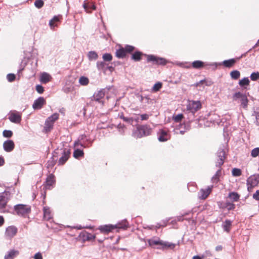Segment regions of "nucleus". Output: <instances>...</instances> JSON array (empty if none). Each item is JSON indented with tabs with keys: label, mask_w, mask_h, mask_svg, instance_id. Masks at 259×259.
<instances>
[{
	"label": "nucleus",
	"mask_w": 259,
	"mask_h": 259,
	"mask_svg": "<svg viewBox=\"0 0 259 259\" xmlns=\"http://www.w3.org/2000/svg\"><path fill=\"white\" fill-rule=\"evenodd\" d=\"M232 100L240 103V106L243 108L247 109L248 100L246 94L240 92H236L232 96Z\"/></svg>",
	"instance_id": "1"
},
{
	"label": "nucleus",
	"mask_w": 259,
	"mask_h": 259,
	"mask_svg": "<svg viewBox=\"0 0 259 259\" xmlns=\"http://www.w3.org/2000/svg\"><path fill=\"white\" fill-rule=\"evenodd\" d=\"M151 132L152 128L149 125H139L137 127L136 131L133 133V135L135 137L138 138L148 136L151 134Z\"/></svg>",
	"instance_id": "2"
},
{
	"label": "nucleus",
	"mask_w": 259,
	"mask_h": 259,
	"mask_svg": "<svg viewBox=\"0 0 259 259\" xmlns=\"http://www.w3.org/2000/svg\"><path fill=\"white\" fill-rule=\"evenodd\" d=\"M14 210L18 215L25 216L30 212L31 206L28 205L17 204L14 206Z\"/></svg>",
	"instance_id": "3"
},
{
	"label": "nucleus",
	"mask_w": 259,
	"mask_h": 259,
	"mask_svg": "<svg viewBox=\"0 0 259 259\" xmlns=\"http://www.w3.org/2000/svg\"><path fill=\"white\" fill-rule=\"evenodd\" d=\"M10 193L7 191L0 193V210H2L1 212H6L4 209L10 199Z\"/></svg>",
	"instance_id": "4"
},
{
	"label": "nucleus",
	"mask_w": 259,
	"mask_h": 259,
	"mask_svg": "<svg viewBox=\"0 0 259 259\" xmlns=\"http://www.w3.org/2000/svg\"><path fill=\"white\" fill-rule=\"evenodd\" d=\"M147 60L148 62H151L154 65H164L167 63L165 59L152 55H147Z\"/></svg>",
	"instance_id": "5"
},
{
	"label": "nucleus",
	"mask_w": 259,
	"mask_h": 259,
	"mask_svg": "<svg viewBox=\"0 0 259 259\" xmlns=\"http://www.w3.org/2000/svg\"><path fill=\"white\" fill-rule=\"evenodd\" d=\"M259 183V176L256 175L251 176L247 180V186L248 191L256 186Z\"/></svg>",
	"instance_id": "6"
},
{
	"label": "nucleus",
	"mask_w": 259,
	"mask_h": 259,
	"mask_svg": "<svg viewBox=\"0 0 259 259\" xmlns=\"http://www.w3.org/2000/svg\"><path fill=\"white\" fill-rule=\"evenodd\" d=\"M201 108V104L199 101H190L187 106V110L192 113H195Z\"/></svg>",
	"instance_id": "7"
},
{
	"label": "nucleus",
	"mask_w": 259,
	"mask_h": 259,
	"mask_svg": "<svg viewBox=\"0 0 259 259\" xmlns=\"http://www.w3.org/2000/svg\"><path fill=\"white\" fill-rule=\"evenodd\" d=\"M97 67L99 70H101L105 73L107 70L110 71L111 72L114 70L112 66H109L108 64L104 61H98L97 62Z\"/></svg>",
	"instance_id": "8"
},
{
	"label": "nucleus",
	"mask_w": 259,
	"mask_h": 259,
	"mask_svg": "<svg viewBox=\"0 0 259 259\" xmlns=\"http://www.w3.org/2000/svg\"><path fill=\"white\" fill-rule=\"evenodd\" d=\"M217 160L215 162L217 167H220L224 163L225 152L224 149H220L217 152Z\"/></svg>",
	"instance_id": "9"
},
{
	"label": "nucleus",
	"mask_w": 259,
	"mask_h": 259,
	"mask_svg": "<svg viewBox=\"0 0 259 259\" xmlns=\"http://www.w3.org/2000/svg\"><path fill=\"white\" fill-rule=\"evenodd\" d=\"M9 119L13 123H19L21 120V115L16 111H11L9 114Z\"/></svg>",
	"instance_id": "10"
},
{
	"label": "nucleus",
	"mask_w": 259,
	"mask_h": 259,
	"mask_svg": "<svg viewBox=\"0 0 259 259\" xmlns=\"http://www.w3.org/2000/svg\"><path fill=\"white\" fill-rule=\"evenodd\" d=\"M158 139L160 142H165L170 139V135L164 129L159 130L157 133Z\"/></svg>",
	"instance_id": "11"
},
{
	"label": "nucleus",
	"mask_w": 259,
	"mask_h": 259,
	"mask_svg": "<svg viewBox=\"0 0 259 259\" xmlns=\"http://www.w3.org/2000/svg\"><path fill=\"white\" fill-rule=\"evenodd\" d=\"M70 151L67 149H63L61 152L62 156L59 159V164L63 165L68 159L70 155Z\"/></svg>",
	"instance_id": "12"
},
{
	"label": "nucleus",
	"mask_w": 259,
	"mask_h": 259,
	"mask_svg": "<svg viewBox=\"0 0 259 259\" xmlns=\"http://www.w3.org/2000/svg\"><path fill=\"white\" fill-rule=\"evenodd\" d=\"M212 186L208 187L207 188L204 189H201L198 193V198L200 199H205L211 192Z\"/></svg>",
	"instance_id": "13"
},
{
	"label": "nucleus",
	"mask_w": 259,
	"mask_h": 259,
	"mask_svg": "<svg viewBox=\"0 0 259 259\" xmlns=\"http://www.w3.org/2000/svg\"><path fill=\"white\" fill-rule=\"evenodd\" d=\"M149 244L150 246L160 245L162 246V248L164 247H171V246H174L173 244H168L167 243H164L162 241L158 239H150L148 241Z\"/></svg>",
	"instance_id": "14"
},
{
	"label": "nucleus",
	"mask_w": 259,
	"mask_h": 259,
	"mask_svg": "<svg viewBox=\"0 0 259 259\" xmlns=\"http://www.w3.org/2000/svg\"><path fill=\"white\" fill-rule=\"evenodd\" d=\"M3 147L6 152H10L14 149L15 144L12 140H8L4 143Z\"/></svg>",
	"instance_id": "15"
},
{
	"label": "nucleus",
	"mask_w": 259,
	"mask_h": 259,
	"mask_svg": "<svg viewBox=\"0 0 259 259\" xmlns=\"http://www.w3.org/2000/svg\"><path fill=\"white\" fill-rule=\"evenodd\" d=\"M45 103V99L43 97H39L34 101L32 107L34 110L40 109L42 107Z\"/></svg>",
	"instance_id": "16"
},
{
	"label": "nucleus",
	"mask_w": 259,
	"mask_h": 259,
	"mask_svg": "<svg viewBox=\"0 0 259 259\" xmlns=\"http://www.w3.org/2000/svg\"><path fill=\"white\" fill-rule=\"evenodd\" d=\"M17 232V228L15 226L8 227L6 231V235L11 238L16 235Z\"/></svg>",
	"instance_id": "17"
},
{
	"label": "nucleus",
	"mask_w": 259,
	"mask_h": 259,
	"mask_svg": "<svg viewBox=\"0 0 259 259\" xmlns=\"http://www.w3.org/2000/svg\"><path fill=\"white\" fill-rule=\"evenodd\" d=\"M19 254V251L17 250L12 249L10 250L5 255V259H14Z\"/></svg>",
	"instance_id": "18"
},
{
	"label": "nucleus",
	"mask_w": 259,
	"mask_h": 259,
	"mask_svg": "<svg viewBox=\"0 0 259 259\" xmlns=\"http://www.w3.org/2000/svg\"><path fill=\"white\" fill-rule=\"evenodd\" d=\"M105 96V92L104 90H100L97 93H95L93 97L92 100H94L100 102V100L103 98Z\"/></svg>",
	"instance_id": "19"
},
{
	"label": "nucleus",
	"mask_w": 259,
	"mask_h": 259,
	"mask_svg": "<svg viewBox=\"0 0 259 259\" xmlns=\"http://www.w3.org/2000/svg\"><path fill=\"white\" fill-rule=\"evenodd\" d=\"M46 188L51 189V187L53 186L55 183V177L52 174L49 175L46 180Z\"/></svg>",
	"instance_id": "20"
},
{
	"label": "nucleus",
	"mask_w": 259,
	"mask_h": 259,
	"mask_svg": "<svg viewBox=\"0 0 259 259\" xmlns=\"http://www.w3.org/2000/svg\"><path fill=\"white\" fill-rule=\"evenodd\" d=\"M240 195L235 192H231L228 194L227 198L230 199L231 202H237L240 199Z\"/></svg>",
	"instance_id": "21"
},
{
	"label": "nucleus",
	"mask_w": 259,
	"mask_h": 259,
	"mask_svg": "<svg viewBox=\"0 0 259 259\" xmlns=\"http://www.w3.org/2000/svg\"><path fill=\"white\" fill-rule=\"evenodd\" d=\"M51 79V76L49 73L46 72L41 73L40 76V81L42 83H47L49 82Z\"/></svg>",
	"instance_id": "22"
},
{
	"label": "nucleus",
	"mask_w": 259,
	"mask_h": 259,
	"mask_svg": "<svg viewBox=\"0 0 259 259\" xmlns=\"http://www.w3.org/2000/svg\"><path fill=\"white\" fill-rule=\"evenodd\" d=\"M44 218L46 220L49 221L52 218L51 211L49 207L46 206L44 207Z\"/></svg>",
	"instance_id": "23"
},
{
	"label": "nucleus",
	"mask_w": 259,
	"mask_h": 259,
	"mask_svg": "<svg viewBox=\"0 0 259 259\" xmlns=\"http://www.w3.org/2000/svg\"><path fill=\"white\" fill-rule=\"evenodd\" d=\"M237 60H238V58H233L229 60H225L223 62V64L226 67L230 68L235 64Z\"/></svg>",
	"instance_id": "24"
},
{
	"label": "nucleus",
	"mask_w": 259,
	"mask_h": 259,
	"mask_svg": "<svg viewBox=\"0 0 259 259\" xmlns=\"http://www.w3.org/2000/svg\"><path fill=\"white\" fill-rule=\"evenodd\" d=\"M115 226L113 225H105L100 226L99 228V230L104 233H109L111 232L114 229H115Z\"/></svg>",
	"instance_id": "25"
},
{
	"label": "nucleus",
	"mask_w": 259,
	"mask_h": 259,
	"mask_svg": "<svg viewBox=\"0 0 259 259\" xmlns=\"http://www.w3.org/2000/svg\"><path fill=\"white\" fill-rule=\"evenodd\" d=\"M232 222L229 220H226L222 224V227L224 230L227 232H229L232 226Z\"/></svg>",
	"instance_id": "26"
},
{
	"label": "nucleus",
	"mask_w": 259,
	"mask_h": 259,
	"mask_svg": "<svg viewBox=\"0 0 259 259\" xmlns=\"http://www.w3.org/2000/svg\"><path fill=\"white\" fill-rule=\"evenodd\" d=\"M86 136L85 135H82L80 136L78 139V140L75 142L74 146L77 147L80 145L81 147H85V146L84 145L85 144L84 140Z\"/></svg>",
	"instance_id": "27"
},
{
	"label": "nucleus",
	"mask_w": 259,
	"mask_h": 259,
	"mask_svg": "<svg viewBox=\"0 0 259 259\" xmlns=\"http://www.w3.org/2000/svg\"><path fill=\"white\" fill-rule=\"evenodd\" d=\"M60 16H54L49 22V25L51 29H54L55 27L57 26L56 23L60 21Z\"/></svg>",
	"instance_id": "28"
},
{
	"label": "nucleus",
	"mask_w": 259,
	"mask_h": 259,
	"mask_svg": "<svg viewBox=\"0 0 259 259\" xmlns=\"http://www.w3.org/2000/svg\"><path fill=\"white\" fill-rule=\"evenodd\" d=\"M125 50L123 48H121L116 52V56L118 58H123L126 56Z\"/></svg>",
	"instance_id": "29"
},
{
	"label": "nucleus",
	"mask_w": 259,
	"mask_h": 259,
	"mask_svg": "<svg viewBox=\"0 0 259 259\" xmlns=\"http://www.w3.org/2000/svg\"><path fill=\"white\" fill-rule=\"evenodd\" d=\"M115 228L126 229L128 227V224L125 220L122 221L115 226Z\"/></svg>",
	"instance_id": "30"
},
{
	"label": "nucleus",
	"mask_w": 259,
	"mask_h": 259,
	"mask_svg": "<svg viewBox=\"0 0 259 259\" xmlns=\"http://www.w3.org/2000/svg\"><path fill=\"white\" fill-rule=\"evenodd\" d=\"M54 123L52 122V121H51L50 120L47 119V120L45 122V126L44 127L45 130L46 132H49L51 131V130L53 128Z\"/></svg>",
	"instance_id": "31"
},
{
	"label": "nucleus",
	"mask_w": 259,
	"mask_h": 259,
	"mask_svg": "<svg viewBox=\"0 0 259 259\" xmlns=\"http://www.w3.org/2000/svg\"><path fill=\"white\" fill-rule=\"evenodd\" d=\"M223 208H226L228 210H234L235 208V205L232 202L226 201Z\"/></svg>",
	"instance_id": "32"
},
{
	"label": "nucleus",
	"mask_w": 259,
	"mask_h": 259,
	"mask_svg": "<svg viewBox=\"0 0 259 259\" xmlns=\"http://www.w3.org/2000/svg\"><path fill=\"white\" fill-rule=\"evenodd\" d=\"M221 169H219L217 170L214 176L211 179V181L213 183H217L219 181V178L221 176Z\"/></svg>",
	"instance_id": "33"
},
{
	"label": "nucleus",
	"mask_w": 259,
	"mask_h": 259,
	"mask_svg": "<svg viewBox=\"0 0 259 259\" xmlns=\"http://www.w3.org/2000/svg\"><path fill=\"white\" fill-rule=\"evenodd\" d=\"M210 120L214 123H216L219 124L221 122L220 116L215 114H213L211 115Z\"/></svg>",
	"instance_id": "34"
},
{
	"label": "nucleus",
	"mask_w": 259,
	"mask_h": 259,
	"mask_svg": "<svg viewBox=\"0 0 259 259\" xmlns=\"http://www.w3.org/2000/svg\"><path fill=\"white\" fill-rule=\"evenodd\" d=\"M58 154V152L56 151H55L53 153L52 156V160H49L48 162V166H53L55 164V161L57 160V156L56 154Z\"/></svg>",
	"instance_id": "35"
},
{
	"label": "nucleus",
	"mask_w": 259,
	"mask_h": 259,
	"mask_svg": "<svg viewBox=\"0 0 259 259\" xmlns=\"http://www.w3.org/2000/svg\"><path fill=\"white\" fill-rule=\"evenodd\" d=\"M88 56L89 59L90 60H97L98 58V55L95 51L89 52L88 53Z\"/></svg>",
	"instance_id": "36"
},
{
	"label": "nucleus",
	"mask_w": 259,
	"mask_h": 259,
	"mask_svg": "<svg viewBox=\"0 0 259 259\" xmlns=\"http://www.w3.org/2000/svg\"><path fill=\"white\" fill-rule=\"evenodd\" d=\"M83 152L82 150L80 149H75L73 152V156L75 158H78L80 157H82L83 156Z\"/></svg>",
	"instance_id": "37"
},
{
	"label": "nucleus",
	"mask_w": 259,
	"mask_h": 259,
	"mask_svg": "<svg viewBox=\"0 0 259 259\" xmlns=\"http://www.w3.org/2000/svg\"><path fill=\"white\" fill-rule=\"evenodd\" d=\"M230 76L233 79H237L240 76V73L238 70H233L230 72Z\"/></svg>",
	"instance_id": "38"
},
{
	"label": "nucleus",
	"mask_w": 259,
	"mask_h": 259,
	"mask_svg": "<svg viewBox=\"0 0 259 259\" xmlns=\"http://www.w3.org/2000/svg\"><path fill=\"white\" fill-rule=\"evenodd\" d=\"M204 63L201 61H195L192 63V66L194 68H200L203 67Z\"/></svg>",
	"instance_id": "39"
},
{
	"label": "nucleus",
	"mask_w": 259,
	"mask_h": 259,
	"mask_svg": "<svg viewBox=\"0 0 259 259\" xmlns=\"http://www.w3.org/2000/svg\"><path fill=\"white\" fill-rule=\"evenodd\" d=\"M142 53L140 52H136L134 53L132 56V59L136 61H140L141 59Z\"/></svg>",
	"instance_id": "40"
},
{
	"label": "nucleus",
	"mask_w": 259,
	"mask_h": 259,
	"mask_svg": "<svg viewBox=\"0 0 259 259\" xmlns=\"http://www.w3.org/2000/svg\"><path fill=\"white\" fill-rule=\"evenodd\" d=\"M79 83L82 85H87L89 82V79L84 76H81L79 79Z\"/></svg>",
	"instance_id": "41"
},
{
	"label": "nucleus",
	"mask_w": 259,
	"mask_h": 259,
	"mask_svg": "<svg viewBox=\"0 0 259 259\" xmlns=\"http://www.w3.org/2000/svg\"><path fill=\"white\" fill-rule=\"evenodd\" d=\"M249 82L250 81L247 77H244L239 81V84L241 87H243L244 85H248L249 84Z\"/></svg>",
	"instance_id": "42"
},
{
	"label": "nucleus",
	"mask_w": 259,
	"mask_h": 259,
	"mask_svg": "<svg viewBox=\"0 0 259 259\" xmlns=\"http://www.w3.org/2000/svg\"><path fill=\"white\" fill-rule=\"evenodd\" d=\"M232 175L234 177H239L242 174V172L240 169L234 168L232 169Z\"/></svg>",
	"instance_id": "43"
},
{
	"label": "nucleus",
	"mask_w": 259,
	"mask_h": 259,
	"mask_svg": "<svg viewBox=\"0 0 259 259\" xmlns=\"http://www.w3.org/2000/svg\"><path fill=\"white\" fill-rule=\"evenodd\" d=\"M250 79L252 81L259 79V72H253L250 75Z\"/></svg>",
	"instance_id": "44"
},
{
	"label": "nucleus",
	"mask_w": 259,
	"mask_h": 259,
	"mask_svg": "<svg viewBox=\"0 0 259 259\" xmlns=\"http://www.w3.org/2000/svg\"><path fill=\"white\" fill-rule=\"evenodd\" d=\"M102 58L104 61H110L112 59V56L111 54L105 53L103 55Z\"/></svg>",
	"instance_id": "45"
},
{
	"label": "nucleus",
	"mask_w": 259,
	"mask_h": 259,
	"mask_svg": "<svg viewBox=\"0 0 259 259\" xmlns=\"http://www.w3.org/2000/svg\"><path fill=\"white\" fill-rule=\"evenodd\" d=\"M44 5V2L42 0H36L34 2V6L38 9L41 8Z\"/></svg>",
	"instance_id": "46"
},
{
	"label": "nucleus",
	"mask_w": 259,
	"mask_h": 259,
	"mask_svg": "<svg viewBox=\"0 0 259 259\" xmlns=\"http://www.w3.org/2000/svg\"><path fill=\"white\" fill-rule=\"evenodd\" d=\"M59 118V114L58 113H54L50 117H49L47 119L52 121L54 123V122L58 119Z\"/></svg>",
	"instance_id": "47"
},
{
	"label": "nucleus",
	"mask_w": 259,
	"mask_h": 259,
	"mask_svg": "<svg viewBox=\"0 0 259 259\" xmlns=\"http://www.w3.org/2000/svg\"><path fill=\"white\" fill-rule=\"evenodd\" d=\"M3 135L5 137L11 138L13 136V132L10 130H4Z\"/></svg>",
	"instance_id": "48"
},
{
	"label": "nucleus",
	"mask_w": 259,
	"mask_h": 259,
	"mask_svg": "<svg viewBox=\"0 0 259 259\" xmlns=\"http://www.w3.org/2000/svg\"><path fill=\"white\" fill-rule=\"evenodd\" d=\"M162 87V83L161 82H157L155 83L152 88V90L154 92L159 91Z\"/></svg>",
	"instance_id": "49"
},
{
	"label": "nucleus",
	"mask_w": 259,
	"mask_h": 259,
	"mask_svg": "<svg viewBox=\"0 0 259 259\" xmlns=\"http://www.w3.org/2000/svg\"><path fill=\"white\" fill-rule=\"evenodd\" d=\"M259 154V148H255L252 150L251 152V155L253 157H255Z\"/></svg>",
	"instance_id": "50"
},
{
	"label": "nucleus",
	"mask_w": 259,
	"mask_h": 259,
	"mask_svg": "<svg viewBox=\"0 0 259 259\" xmlns=\"http://www.w3.org/2000/svg\"><path fill=\"white\" fill-rule=\"evenodd\" d=\"M183 118V115L182 114H179L175 116H174L173 118L175 122H180Z\"/></svg>",
	"instance_id": "51"
},
{
	"label": "nucleus",
	"mask_w": 259,
	"mask_h": 259,
	"mask_svg": "<svg viewBox=\"0 0 259 259\" xmlns=\"http://www.w3.org/2000/svg\"><path fill=\"white\" fill-rule=\"evenodd\" d=\"M16 76L14 74L9 73L7 76L8 80L10 82H12L15 79Z\"/></svg>",
	"instance_id": "52"
},
{
	"label": "nucleus",
	"mask_w": 259,
	"mask_h": 259,
	"mask_svg": "<svg viewBox=\"0 0 259 259\" xmlns=\"http://www.w3.org/2000/svg\"><path fill=\"white\" fill-rule=\"evenodd\" d=\"M124 50H125L126 54L127 53H131L134 50L135 48L133 46L127 45L124 48Z\"/></svg>",
	"instance_id": "53"
},
{
	"label": "nucleus",
	"mask_w": 259,
	"mask_h": 259,
	"mask_svg": "<svg viewBox=\"0 0 259 259\" xmlns=\"http://www.w3.org/2000/svg\"><path fill=\"white\" fill-rule=\"evenodd\" d=\"M36 90L39 94H42L44 91V88L41 85H37L36 86Z\"/></svg>",
	"instance_id": "54"
},
{
	"label": "nucleus",
	"mask_w": 259,
	"mask_h": 259,
	"mask_svg": "<svg viewBox=\"0 0 259 259\" xmlns=\"http://www.w3.org/2000/svg\"><path fill=\"white\" fill-rule=\"evenodd\" d=\"M150 115L147 114H143L140 115L141 120H147L149 119Z\"/></svg>",
	"instance_id": "55"
},
{
	"label": "nucleus",
	"mask_w": 259,
	"mask_h": 259,
	"mask_svg": "<svg viewBox=\"0 0 259 259\" xmlns=\"http://www.w3.org/2000/svg\"><path fill=\"white\" fill-rule=\"evenodd\" d=\"M252 197L254 199L259 201V190H256L255 193L253 194Z\"/></svg>",
	"instance_id": "56"
},
{
	"label": "nucleus",
	"mask_w": 259,
	"mask_h": 259,
	"mask_svg": "<svg viewBox=\"0 0 259 259\" xmlns=\"http://www.w3.org/2000/svg\"><path fill=\"white\" fill-rule=\"evenodd\" d=\"M34 259H42V256L40 252H38L34 255Z\"/></svg>",
	"instance_id": "57"
},
{
	"label": "nucleus",
	"mask_w": 259,
	"mask_h": 259,
	"mask_svg": "<svg viewBox=\"0 0 259 259\" xmlns=\"http://www.w3.org/2000/svg\"><path fill=\"white\" fill-rule=\"evenodd\" d=\"M205 82H206V80L205 79L201 80L199 81V82L195 83L193 85L196 87H197L200 85L201 84H203Z\"/></svg>",
	"instance_id": "58"
},
{
	"label": "nucleus",
	"mask_w": 259,
	"mask_h": 259,
	"mask_svg": "<svg viewBox=\"0 0 259 259\" xmlns=\"http://www.w3.org/2000/svg\"><path fill=\"white\" fill-rule=\"evenodd\" d=\"M122 118L124 121H125L127 122H128L130 123H132L133 121V119L131 118H127V117H122Z\"/></svg>",
	"instance_id": "59"
},
{
	"label": "nucleus",
	"mask_w": 259,
	"mask_h": 259,
	"mask_svg": "<svg viewBox=\"0 0 259 259\" xmlns=\"http://www.w3.org/2000/svg\"><path fill=\"white\" fill-rule=\"evenodd\" d=\"M5 160L3 157L0 156V166L4 165Z\"/></svg>",
	"instance_id": "60"
},
{
	"label": "nucleus",
	"mask_w": 259,
	"mask_h": 259,
	"mask_svg": "<svg viewBox=\"0 0 259 259\" xmlns=\"http://www.w3.org/2000/svg\"><path fill=\"white\" fill-rule=\"evenodd\" d=\"M255 116H256V120L257 123L259 124V113L255 112Z\"/></svg>",
	"instance_id": "61"
},
{
	"label": "nucleus",
	"mask_w": 259,
	"mask_h": 259,
	"mask_svg": "<svg viewBox=\"0 0 259 259\" xmlns=\"http://www.w3.org/2000/svg\"><path fill=\"white\" fill-rule=\"evenodd\" d=\"M4 223V219L2 216H0V226H1Z\"/></svg>",
	"instance_id": "62"
},
{
	"label": "nucleus",
	"mask_w": 259,
	"mask_h": 259,
	"mask_svg": "<svg viewBox=\"0 0 259 259\" xmlns=\"http://www.w3.org/2000/svg\"><path fill=\"white\" fill-rule=\"evenodd\" d=\"M192 259H202V257L198 255H195L193 257Z\"/></svg>",
	"instance_id": "63"
},
{
	"label": "nucleus",
	"mask_w": 259,
	"mask_h": 259,
	"mask_svg": "<svg viewBox=\"0 0 259 259\" xmlns=\"http://www.w3.org/2000/svg\"><path fill=\"white\" fill-rule=\"evenodd\" d=\"M64 109H61V110H60V112L61 113H63V114H64Z\"/></svg>",
	"instance_id": "64"
}]
</instances>
